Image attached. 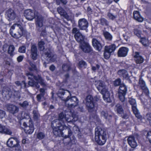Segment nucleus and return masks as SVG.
Masks as SVG:
<instances>
[{
	"label": "nucleus",
	"mask_w": 151,
	"mask_h": 151,
	"mask_svg": "<svg viewBox=\"0 0 151 151\" xmlns=\"http://www.w3.org/2000/svg\"><path fill=\"white\" fill-rule=\"evenodd\" d=\"M6 16L9 21L14 20L16 17V15L14 11L11 9H9L6 12Z\"/></svg>",
	"instance_id": "obj_16"
},
{
	"label": "nucleus",
	"mask_w": 151,
	"mask_h": 151,
	"mask_svg": "<svg viewBox=\"0 0 151 151\" xmlns=\"http://www.w3.org/2000/svg\"><path fill=\"white\" fill-rule=\"evenodd\" d=\"M15 83L18 86H21L22 87H26V83L24 81H22L21 83H20V82L19 81H17L15 82Z\"/></svg>",
	"instance_id": "obj_40"
},
{
	"label": "nucleus",
	"mask_w": 151,
	"mask_h": 151,
	"mask_svg": "<svg viewBox=\"0 0 151 151\" xmlns=\"http://www.w3.org/2000/svg\"><path fill=\"white\" fill-rule=\"evenodd\" d=\"M80 33V32H79V30L78 28L74 27L73 29L72 33L75 34V35H76V34H77L78 33L79 34Z\"/></svg>",
	"instance_id": "obj_48"
},
{
	"label": "nucleus",
	"mask_w": 151,
	"mask_h": 151,
	"mask_svg": "<svg viewBox=\"0 0 151 151\" xmlns=\"http://www.w3.org/2000/svg\"><path fill=\"white\" fill-rule=\"evenodd\" d=\"M0 133L10 135L12 132L10 129L0 124Z\"/></svg>",
	"instance_id": "obj_22"
},
{
	"label": "nucleus",
	"mask_w": 151,
	"mask_h": 151,
	"mask_svg": "<svg viewBox=\"0 0 151 151\" xmlns=\"http://www.w3.org/2000/svg\"><path fill=\"white\" fill-rule=\"evenodd\" d=\"M100 21V24L102 25H108V21L104 18L101 19Z\"/></svg>",
	"instance_id": "obj_37"
},
{
	"label": "nucleus",
	"mask_w": 151,
	"mask_h": 151,
	"mask_svg": "<svg viewBox=\"0 0 151 151\" xmlns=\"http://www.w3.org/2000/svg\"><path fill=\"white\" fill-rule=\"evenodd\" d=\"M134 18L135 19L139 22H142L143 21V18L140 15L138 11H134L133 12Z\"/></svg>",
	"instance_id": "obj_26"
},
{
	"label": "nucleus",
	"mask_w": 151,
	"mask_h": 151,
	"mask_svg": "<svg viewBox=\"0 0 151 151\" xmlns=\"http://www.w3.org/2000/svg\"><path fill=\"white\" fill-rule=\"evenodd\" d=\"M14 95L15 96H16L19 98L20 97L19 93L17 91H15L14 93Z\"/></svg>",
	"instance_id": "obj_57"
},
{
	"label": "nucleus",
	"mask_w": 151,
	"mask_h": 151,
	"mask_svg": "<svg viewBox=\"0 0 151 151\" xmlns=\"http://www.w3.org/2000/svg\"><path fill=\"white\" fill-rule=\"evenodd\" d=\"M15 50V47L13 45H10L9 46L8 52L11 56H12L13 55V52Z\"/></svg>",
	"instance_id": "obj_32"
},
{
	"label": "nucleus",
	"mask_w": 151,
	"mask_h": 151,
	"mask_svg": "<svg viewBox=\"0 0 151 151\" xmlns=\"http://www.w3.org/2000/svg\"><path fill=\"white\" fill-rule=\"evenodd\" d=\"M39 14L36 11H34L31 9H27L24 12V16L26 19L29 20H32L37 15Z\"/></svg>",
	"instance_id": "obj_11"
},
{
	"label": "nucleus",
	"mask_w": 151,
	"mask_h": 151,
	"mask_svg": "<svg viewBox=\"0 0 151 151\" xmlns=\"http://www.w3.org/2000/svg\"><path fill=\"white\" fill-rule=\"evenodd\" d=\"M131 36V34L128 32H127L125 34H123V36L124 39L126 41H128L129 40Z\"/></svg>",
	"instance_id": "obj_35"
},
{
	"label": "nucleus",
	"mask_w": 151,
	"mask_h": 151,
	"mask_svg": "<svg viewBox=\"0 0 151 151\" xmlns=\"http://www.w3.org/2000/svg\"><path fill=\"white\" fill-rule=\"evenodd\" d=\"M80 47L82 50L85 53H89L92 50L91 47L89 44L85 42L80 43Z\"/></svg>",
	"instance_id": "obj_14"
},
{
	"label": "nucleus",
	"mask_w": 151,
	"mask_h": 151,
	"mask_svg": "<svg viewBox=\"0 0 151 151\" xmlns=\"http://www.w3.org/2000/svg\"><path fill=\"white\" fill-rule=\"evenodd\" d=\"M95 139L99 145H102L105 143L106 139V132L100 128H97L95 129Z\"/></svg>",
	"instance_id": "obj_4"
},
{
	"label": "nucleus",
	"mask_w": 151,
	"mask_h": 151,
	"mask_svg": "<svg viewBox=\"0 0 151 151\" xmlns=\"http://www.w3.org/2000/svg\"><path fill=\"white\" fill-rule=\"evenodd\" d=\"M115 109L119 114H122L123 111V109L122 106L119 104H118L116 105Z\"/></svg>",
	"instance_id": "obj_31"
},
{
	"label": "nucleus",
	"mask_w": 151,
	"mask_h": 151,
	"mask_svg": "<svg viewBox=\"0 0 151 151\" xmlns=\"http://www.w3.org/2000/svg\"><path fill=\"white\" fill-rule=\"evenodd\" d=\"M128 117V115L127 114H124L123 116H122V118L124 119H127Z\"/></svg>",
	"instance_id": "obj_63"
},
{
	"label": "nucleus",
	"mask_w": 151,
	"mask_h": 151,
	"mask_svg": "<svg viewBox=\"0 0 151 151\" xmlns=\"http://www.w3.org/2000/svg\"><path fill=\"white\" fill-rule=\"evenodd\" d=\"M29 85L35 87L37 88L40 87L39 85L37 83L35 82L32 80H31L29 81Z\"/></svg>",
	"instance_id": "obj_34"
},
{
	"label": "nucleus",
	"mask_w": 151,
	"mask_h": 151,
	"mask_svg": "<svg viewBox=\"0 0 151 151\" xmlns=\"http://www.w3.org/2000/svg\"><path fill=\"white\" fill-rule=\"evenodd\" d=\"M86 105L89 111H91L94 110V105L93 102V98L91 95H88L86 99Z\"/></svg>",
	"instance_id": "obj_12"
},
{
	"label": "nucleus",
	"mask_w": 151,
	"mask_h": 151,
	"mask_svg": "<svg viewBox=\"0 0 151 151\" xmlns=\"http://www.w3.org/2000/svg\"><path fill=\"white\" fill-rule=\"evenodd\" d=\"M29 64L31 66V68H29V69L30 71H33L34 70H37V68L35 65L32 62H29Z\"/></svg>",
	"instance_id": "obj_43"
},
{
	"label": "nucleus",
	"mask_w": 151,
	"mask_h": 151,
	"mask_svg": "<svg viewBox=\"0 0 151 151\" xmlns=\"http://www.w3.org/2000/svg\"><path fill=\"white\" fill-rule=\"evenodd\" d=\"M134 58L137 63H141L143 62V58L142 57L139 55V53L136 52L134 55Z\"/></svg>",
	"instance_id": "obj_25"
},
{
	"label": "nucleus",
	"mask_w": 151,
	"mask_h": 151,
	"mask_svg": "<svg viewBox=\"0 0 151 151\" xmlns=\"http://www.w3.org/2000/svg\"><path fill=\"white\" fill-rule=\"evenodd\" d=\"M24 32L25 30L22 27L17 24H13L10 29V33L12 36L17 39L21 37Z\"/></svg>",
	"instance_id": "obj_3"
},
{
	"label": "nucleus",
	"mask_w": 151,
	"mask_h": 151,
	"mask_svg": "<svg viewBox=\"0 0 151 151\" xmlns=\"http://www.w3.org/2000/svg\"><path fill=\"white\" fill-rule=\"evenodd\" d=\"M101 115L106 120L109 121L111 119L112 115L108 113V112L106 111H103L101 112Z\"/></svg>",
	"instance_id": "obj_27"
},
{
	"label": "nucleus",
	"mask_w": 151,
	"mask_h": 151,
	"mask_svg": "<svg viewBox=\"0 0 151 151\" xmlns=\"http://www.w3.org/2000/svg\"><path fill=\"white\" fill-rule=\"evenodd\" d=\"M43 94H40L37 96V98L38 101H40L41 99V97L43 96Z\"/></svg>",
	"instance_id": "obj_55"
},
{
	"label": "nucleus",
	"mask_w": 151,
	"mask_h": 151,
	"mask_svg": "<svg viewBox=\"0 0 151 151\" xmlns=\"http://www.w3.org/2000/svg\"><path fill=\"white\" fill-rule=\"evenodd\" d=\"M29 79L32 80L35 79L36 81L43 86L46 85L44 80L39 75L37 76H34L31 73L28 72L26 73Z\"/></svg>",
	"instance_id": "obj_8"
},
{
	"label": "nucleus",
	"mask_w": 151,
	"mask_h": 151,
	"mask_svg": "<svg viewBox=\"0 0 151 151\" xmlns=\"http://www.w3.org/2000/svg\"><path fill=\"white\" fill-rule=\"evenodd\" d=\"M61 2L64 4H66L67 1L66 0H60Z\"/></svg>",
	"instance_id": "obj_64"
},
{
	"label": "nucleus",
	"mask_w": 151,
	"mask_h": 151,
	"mask_svg": "<svg viewBox=\"0 0 151 151\" xmlns=\"http://www.w3.org/2000/svg\"><path fill=\"white\" fill-rule=\"evenodd\" d=\"M43 19L42 17L39 14L36 15V24L37 27L42 28V33L43 35L45 33V27L43 25Z\"/></svg>",
	"instance_id": "obj_9"
},
{
	"label": "nucleus",
	"mask_w": 151,
	"mask_h": 151,
	"mask_svg": "<svg viewBox=\"0 0 151 151\" xmlns=\"http://www.w3.org/2000/svg\"><path fill=\"white\" fill-rule=\"evenodd\" d=\"M44 54L46 56V59L49 62H54L56 60V56L52 54L50 51L47 52H45Z\"/></svg>",
	"instance_id": "obj_18"
},
{
	"label": "nucleus",
	"mask_w": 151,
	"mask_h": 151,
	"mask_svg": "<svg viewBox=\"0 0 151 151\" xmlns=\"http://www.w3.org/2000/svg\"><path fill=\"white\" fill-rule=\"evenodd\" d=\"M40 91L41 93V94H43V95H44L45 94V90L43 88H40Z\"/></svg>",
	"instance_id": "obj_61"
},
{
	"label": "nucleus",
	"mask_w": 151,
	"mask_h": 151,
	"mask_svg": "<svg viewBox=\"0 0 151 151\" xmlns=\"http://www.w3.org/2000/svg\"><path fill=\"white\" fill-rule=\"evenodd\" d=\"M140 42L145 46H147L148 43L147 40L145 38H141L140 40Z\"/></svg>",
	"instance_id": "obj_36"
},
{
	"label": "nucleus",
	"mask_w": 151,
	"mask_h": 151,
	"mask_svg": "<svg viewBox=\"0 0 151 151\" xmlns=\"http://www.w3.org/2000/svg\"><path fill=\"white\" fill-rule=\"evenodd\" d=\"M86 63L83 60H81L79 62L78 65L80 67H82L86 65Z\"/></svg>",
	"instance_id": "obj_50"
},
{
	"label": "nucleus",
	"mask_w": 151,
	"mask_h": 151,
	"mask_svg": "<svg viewBox=\"0 0 151 151\" xmlns=\"http://www.w3.org/2000/svg\"><path fill=\"white\" fill-rule=\"evenodd\" d=\"M108 17L109 18V19L114 20L116 18L117 16L116 15H114L112 14L109 13H108L107 14Z\"/></svg>",
	"instance_id": "obj_44"
},
{
	"label": "nucleus",
	"mask_w": 151,
	"mask_h": 151,
	"mask_svg": "<svg viewBox=\"0 0 151 151\" xmlns=\"http://www.w3.org/2000/svg\"><path fill=\"white\" fill-rule=\"evenodd\" d=\"M118 74L125 79L127 80L129 79V76L127 72L125 70H122L119 71L118 72Z\"/></svg>",
	"instance_id": "obj_28"
},
{
	"label": "nucleus",
	"mask_w": 151,
	"mask_h": 151,
	"mask_svg": "<svg viewBox=\"0 0 151 151\" xmlns=\"http://www.w3.org/2000/svg\"><path fill=\"white\" fill-rule=\"evenodd\" d=\"M33 113L34 118L35 119H37L39 116L37 110V109L34 110Z\"/></svg>",
	"instance_id": "obj_46"
},
{
	"label": "nucleus",
	"mask_w": 151,
	"mask_h": 151,
	"mask_svg": "<svg viewBox=\"0 0 151 151\" xmlns=\"http://www.w3.org/2000/svg\"><path fill=\"white\" fill-rule=\"evenodd\" d=\"M129 102L132 105V110L138 119H140L141 116L140 115L139 111L137 108V104L135 100L133 98H130Z\"/></svg>",
	"instance_id": "obj_10"
},
{
	"label": "nucleus",
	"mask_w": 151,
	"mask_h": 151,
	"mask_svg": "<svg viewBox=\"0 0 151 151\" xmlns=\"http://www.w3.org/2000/svg\"><path fill=\"white\" fill-rule=\"evenodd\" d=\"M92 45L94 48L98 51H100L101 50L102 46L98 40L96 38H93L92 39Z\"/></svg>",
	"instance_id": "obj_20"
},
{
	"label": "nucleus",
	"mask_w": 151,
	"mask_h": 151,
	"mask_svg": "<svg viewBox=\"0 0 151 151\" xmlns=\"http://www.w3.org/2000/svg\"><path fill=\"white\" fill-rule=\"evenodd\" d=\"M111 52L105 50V52L104 53V58L106 59H108L110 56Z\"/></svg>",
	"instance_id": "obj_47"
},
{
	"label": "nucleus",
	"mask_w": 151,
	"mask_h": 151,
	"mask_svg": "<svg viewBox=\"0 0 151 151\" xmlns=\"http://www.w3.org/2000/svg\"><path fill=\"white\" fill-rule=\"evenodd\" d=\"M103 34L105 38L109 40H111L112 38V35L107 32H104Z\"/></svg>",
	"instance_id": "obj_33"
},
{
	"label": "nucleus",
	"mask_w": 151,
	"mask_h": 151,
	"mask_svg": "<svg viewBox=\"0 0 151 151\" xmlns=\"http://www.w3.org/2000/svg\"><path fill=\"white\" fill-rule=\"evenodd\" d=\"M58 93L62 95H64L65 94L64 91L63 89H60L58 91Z\"/></svg>",
	"instance_id": "obj_56"
},
{
	"label": "nucleus",
	"mask_w": 151,
	"mask_h": 151,
	"mask_svg": "<svg viewBox=\"0 0 151 151\" xmlns=\"http://www.w3.org/2000/svg\"><path fill=\"white\" fill-rule=\"evenodd\" d=\"M45 43L42 41H40L38 42V46L40 50H43L44 49V45Z\"/></svg>",
	"instance_id": "obj_39"
},
{
	"label": "nucleus",
	"mask_w": 151,
	"mask_h": 151,
	"mask_svg": "<svg viewBox=\"0 0 151 151\" xmlns=\"http://www.w3.org/2000/svg\"><path fill=\"white\" fill-rule=\"evenodd\" d=\"M147 137L149 139L150 142L151 143V131H150L147 133Z\"/></svg>",
	"instance_id": "obj_53"
},
{
	"label": "nucleus",
	"mask_w": 151,
	"mask_h": 151,
	"mask_svg": "<svg viewBox=\"0 0 151 151\" xmlns=\"http://www.w3.org/2000/svg\"><path fill=\"white\" fill-rule=\"evenodd\" d=\"M45 136L44 134L42 132H39L37 134V138L39 139H43Z\"/></svg>",
	"instance_id": "obj_42"
},
{
	"label": "nucleus",
	"mask_w": 151,
	"mask_h": 151,
	"mask_svg": "<svg viewBox=\"0 0 151 151\" xmlns=\"http://www.w3.org/2000/svg\"><path fill=\"white\" fill-rule=\"evenodd\" d=\"M134 34L136 35L137 36H139V32H138L137 30L135 29L134 30Z\"/></svg>",
	"instance_id": "obj_62"
},
{
	"label": "nucleus",
	"mask_w": 151,
	"mask_h": 151,
	"mask_svg": "<svg viewBox=\"0 0 151 151\" xmlns=\"http://www.w3.org/2000/svg\"><path fill=\"white\" fill-rule=\"evenodd\" d=\"M78 119L77 116L72 114V116H70L68 114H64L63 113H61L59 115V119H56L52 122L51 127L53 128V132L55 135H59L61 133L62 131L67 129L68 131V136L69 137L72 134L71 132L69 127L64 124V121L65 120L68 122H70L72 120L76 121Z\"/></svg>",
	"instance_id": "obj_1"
},
{
	"label": "nucleus",
	"mask_w": 151,
	"mask_h": 151,
	"mask_svg": "<svg viewBox=\"0 0 151 151\" xmlns=\"http://www.w3.org/2000/svg\"><path fill=\"white\" fill-rule=\"evenodd\" d=\"M74 37L76 40L79 42H83L84 38V36L82 35L81 33L79 34H78L76 35H74Z\"/></svg>",
	"instance_id": "obj_30"
},
{
	"label": "nucleus",
	"mask_w": 151,
	"mask_h": 151,
	"mask_svg": "<svg viewBox=\"0 0 151 151\" xmlns=\"http://www.w3.org/2000/svg\"><path fill=\"white\" fill-rule=\"evenodd\" d=\"M37 51L36 46L35 45H32L31 50V56L34 60H35L37 59Z\"/></svg>",
	"instance_id": "obj_21"
},
{
	"label": "nucleus",
	"mask_w": 151,
	"mask_h": 151,
	"mask_svg": "<svg viewBox=\"0 0 151 151\" xmlns=\"http://www.w3.org/2000/svg\"><path fill=\"white\" fill-rule=\"evenodd\" d=\"M66 103L68 101H69L71 102H73V103L70 104H69L68 105V107L73 108L76 106L78 103V101L77 98L75 96H73L70 98L69 96H68L67 99L65 100Z\"/></svg>",
	"instance_id": "obj_13"
},
{
	"label": "nucleus",
	"mask_w": 151,
	"mask_h": 151,
	"mask_svg": "<svg viewBox=\"0 0 151 151\" xmlns=\"http://www.w3.org/2000/svg\"><path fill=\"white\" fill-rule=\"evenodd\" d=\"M139 83L140 86L143 90V92L145 93L146 95H148L149 92L146 86L145 82L142 78H140Z\"/></svg>",
	"instance_id": "obj_17"
},
{
	"label": "nucleus",
	"mask_w": 151,
	"mask_h": 151,
	"mask_svg": "<svg viewBox=\"0 0 151 151\" xmlns=\"http://www.w3.org/2000/svg\"><path fill=\"white\" fill-rule=\"evenodd\" d=\"M116 46L115 44H112L109 46H105V49L111 53L114 52L116 49Z\"/></svg>",
	"instance_id": "obj_29"
},
{
	"label": "nucleus",
	"mask_w": 151,
	"mask_h": 151,
	"mask_svg": "<svg viewBox=\"0 0 151 151\" xmlns=\"http://www.w3.org/2000/svg\"><path fill=\"white\" fill-rule=\"evenodd\" d=\"M74 132L76 133H78L79 132V129L78 127L74 126L73 127Z\"/></svg>",
	"instance_id": "obj_51"
},
{
	"label": "nucleus",
	"mask_w": 151,
	"mask_h": 151,
	"mask_svg": "<svg viewBox=\"0 0 151 151\" xmlns=\"http://www.w3.org/2000/svg\"><path fill=\"white\" fill-rule=\"evenodd\" d=\"M121 83L120 79L116 80L114 82V85L115 86H118L120 85L119 90V97L120 100L122 102H123L125 100V96L127 91V88L123 84H120Z\"/></svg>",
	"instance_id": "obj_5"
},
{
	"label": "nucleus",
	"mask_w": 151,
	"mask_h": 151,
	"mask_svg": "<svg viewBox=\"0 0 151 151\" xmlns=\"http://www.w3.org/2000/svg\"><path fill=\"white\" fill-rule=\"evenodd\" d=\"M24 56L23 55H20L17 58V60L18 62H21L23 60Z\"/></svg>",
	"instance_id": "obj_54"
},
{
	"label": "nucleus",
	"mask_w": 151,
	"mask_h": 151,
	"mask_svg": "<svg viewBox=\"0 0 151 151\" xmlns=\"http://www.w3.org/2000/svg\"><path fill=\"white\" fill-rule=\"evenodd\" d=\"M55 67L54 65H52L50 67V69L52 71H53L55 69Z\"/></svg>",
	"instance_id": "obj_60"
},
{
	"label": "nucleus",
	"mask_w": 151,
	"mask_h": 151,
	"mask_svg": "<svg viewBox=\"0 0 151 151\" xmlns=\"http://www.w3.org/2000/svg\"><path fill=\"white\" fill-rule=\"evenodd\" d=\"M7 110L11 113L14 114L17 113L19 111V108L13 105H8L7 106Z\"/></svg>",
	"instance_id": "obj_24"
},
{
	"label": "nucleus",
	"mask_w": 151,
	"mask_h": 151,
	"mask_svg": "<svg viewBox=\"0 0 151 151\" xmlns=\"http://www.w3.org/2000/svg\"><path fill=\"white\" fill-rule=\"evenodd\" d=\"M58 12L61 14H62L63 13V12L62 11H63V10H62V9L61 7H58Z\"/></svg>",
	"instance_id": "obj_59"
},
{
	"label": "nucleus",
	"mask_w": 151,
	"mask_h": 151,
	"mask_svg": "<svg viewBox=\"0 0 151 151\" xmlns=\"http://www.w3.org/2000/svg\"><path fill=\"white\" fill-rule=\"evenodd\" d=\"M7 146L10 147H16L19 148L21 147L19 144V141L16 137H11L9 138L7 142Z\"/></svg>",
	"instance_id": "obj_7"
},
{
	"label": "nucleus",
	"mask_w": 151,
	"mask_h": 151,
	"mask_svg": "<svg viewBox=\"0 0 151 151\" xmlns=\"http://www.w3.org/2000/svg\"><path fill=\"white\" fill-rule=\"evenodd\" d=\"M100 67V66L98 65H96V67L93 66L92 67V69L93 70H95L97 69H99Z\"/></svg>",
	"instance_id": "obj_58"
},
{
	"label": "nucleus",
	"mask_w": 151,
	"mask_h": 151,
	"mask_svg": "<svg viewBox=\"0 0 151 151\" xmlns=\"http://www.w3.org/2000/svg\"><path fill=\"white\" fill-rule=\"evenodd\" d=\"M146 118L149 121L150 124L151 126V114H147L146 116Z\"/></svg>",
	"instance_id": "obj_49"
},
{
	"label": "nucleus",
	"mask_w": 151,
	"mask_h": 151,
	"mask_svg": "<svg viewBox=\"0 0 151 151\" xmlns=\"http://www.w3.org/2000/svg\"><path fill=\"white\" fill-rule=\"evenodd\" d=\"M129 51L128 49L126 47H122L120 48L118 52V55L119 57H124L127 55Z\"/></svg>",
	"instance_id": "obj_19"
},
{
	"label": "nucleus",
	"mask_w": 151,
	"mask_h": 151,
	"mask_svg": "<svg viewBox=\"0 0 151 151\" xmlns=\"http://www.w3.org/2000/svg\"><path fill=\"white\" fill-rule=\"evenodd\" d=\"M3 93L5 95L6 97V99H9L12 96V93L11 91H9L8 92H4Z\"/></svg>",
	"instance_id": "obj_38"
},
{
	"label": "nucleus",
	"mask_w": 151,
	"mask_h": 151,
	"mask_svg": "<svg viewBox=\"0 0 151 151\" xmlns=\"http://www.w3.org/2000/svg\"><path fill=\"white\" fill-rule=\"evenodd\" d=\"M26 47L24 46L20 47L18 50V52L21 53H24L26 52Z\"/></svg>",
	"instance_id": "obj_45"
},
{
	"label": "nucleus",
	"mask_w": 151,
	"mask_h": 151,
	"mask_svg": "<svg viewBox=\"0 0 151 151\" xmlns=\"http://www.w3.org/2000/svg\"><path fill=\"white\" fill-rule=\"evenodd\" d=\"M19 105L22 107L25 108L28 106L29 105V102L27 101H24L22 103H20Z\"/></svg>",
	"instance_id": "obj_41"
},
{
	"label": "nucleus",
	"mask_w": 151,
	"mask_h": 151,
	"mask_svg": "<svg viewBox=\"0 0 151 151\" xmlns=\"http://www.w3.org/2000/svg\"><path fill=\"white\" fill-rule=\"evenodd\" d=\"M78 24L79 27L81 30H86L88 27V22L84 18L80 19L78 22Z\"/></svg>",
	"instance_id": "obj_15"
},
{
	"label": "nucleus",
	"mask_w": 151,
	"mask_h": 151,
	"mask_svg": "<svg viewBox=\"0 0 151 151\" xmlns=\"http://www.w3.org/2000/svg\"><path fill=\"white\" fill-rule=\"evenodd\" d=\"M127 141L129 145L132 148H134L137 146L134 137L133 136H129L128 138Z\"/></svg>",
	"instance_id": "obj_23"
},
{
	"label": "nucleus",
	"mask_w": 151,
	"mask_h": 151,
	"mask_svg": "<svg viewBox=\"0 0 151 151\" xmlns=\"http://www.w3.org/2000/svg\"><path fill=\"white\" fill-rule=\"evenodd\" d=\"M5 113V111L0 109V118L2 119L4 117Z\"/></svg>",
	"instance_id": "obj_52"
},
{
	"label": "nucleus",
	"mask_w": 151,
	"mask_h": 151,
	"mask_svg": "<svg viewBox=\"0 0 151 151\" xmlns=\"http://www.w3.org/2000/svg\"><path fill=\"white\" fill-rule=\"evenodd\" d=\"M21 118H20V119L21 120L24 119L25 120L26 119L27 120H28V121L29 122L30 124L29 126L26 127L24 128V131L27 134H32L34 132V128L33 124H32L30 116L27 113H26L24 112H23L21 114Z\"/></svg>",
	"instance_id": "obj_6"
},
{
	"label": "nucleus",
	"mask_w": 151,
	"mask_h": 151,
	"mask_svg": "<svg viewBox=\"0 0 151 151\" xmlns=\"http://www.w3.org/2000/svg\"><path fill=\"white\" fill-rule=\"evenodd\" d=\"M95 84L98 90L103 95L104 100L107 102H111L113 98L112 96H110V93L104 82L100 80H97L95 81Z\"/></svg>",
	"instance_id": "obj_2"
}]
</instances>
